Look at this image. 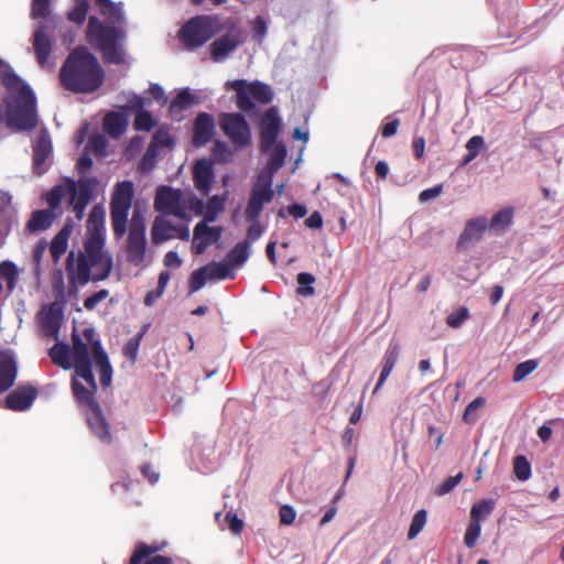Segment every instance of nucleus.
Listing matches in <instances>:
<instances>
[{"instance_id":"f257e3e1","label":"nucleus","mask_w":564,"mask_h":564,"mask_svg":"<svg viewBox=\"0 0 564 564\" xmlns=\"http://www.w3.org/2000/svg\"><path fill=\"white\" fill-rule=\"evenodd\" d=\"M83 341L79 336L74 335L75 372L78 378L85 381L84 386L78 380L72 381V390L79 406L85 409L87 423L98 440L105 444L112 442L109 424L96 400L97 383L93 373L91 356L100 371V383L108 388L112 380V367L101 341L96 337L93 327L83 330Z\"/></svg>"},{"instance_id":"f03ea898","label":"nucleus","mask_w":564,"mask_h":564,"mask_svg":"<svg viewBox=\"0 0 564 564\" xmlns=\"http://www.w3.org/2000/svg\"><path fill=\"white\" fill-rule=\"evenodd\" d=\"M95 6L102 19L89 17L87 41L101 53L105 62L122 64L126 59L123 44L127 37L122 4L110 0H95Z\"/></svg>"},{"instance_id":"7ed1b4c3","label":"nucleus","mask_w":564,"mask_h":564,"mask_svg":"<svg viewBox=\"0 0 564 564\" xmlns=\"http://www.w3.org/2000/svg\"><path fill=\"white\" fill-rule=\"evenodd\" d=\"M0 79L8 94L7 106L8 126L18 130H30L37 123L36 97L29 85L12 74L0 59Z\"/></svg>"},{"instance_id":"20e7f679","label":"nucleus","mask_w":564,"mask_h":564,"mask_svg":"<svg viewBox=\"0 0 564 564\" xmlns=\"http://www.w3.org/2000/svg\"><path fill=\"white\" fill-rule=\"evenodd\" d=\"M61 83L74 93H93L105 80V72L87 47H76L66 58L59 73Z\"/></svg>"},{"instance_id":"39448f33","label":"nucleus","mask_w":564,"mask_h":564,"mask_svg":"<svg viewBox=\"0 0 564 564\" xmlns=\"http://www.w3.org/2000/svg\"><path fill=\"white\" fill-rule=\"evenodd\" d=\"M112 270V258L104 249H72L66 258L65 272L70 290L90 281L106 280Z\"/></svg>"},{"instance_id":"423d86ee","label":"nucleus","mask_w":564,"mask_h":564,"mask_svg":"<svg viewBox=\"0 0 564 564\" xmlns=\"http://www.w3.org/2000/svg\"><path fill=\"white\" fill-rule=\"evenodd\" d=\"M250 249H230L221 261H210L194 270L188 279V293L199 291L207 282L234 280L237 270L250 257Z\"/></svg>"},{"instance_id":"0eeeda50","label":"nucleus","mask_w":564,"mask_h":564,"mask_svg":"<svg viewBox=\"0 0 564 564\" xmlns=\"http://www.w3.org/2000/svg\"><path fill=\"white\" fill-rule=\"evenodd\" d=\"M154 208L163 215H172L189 221L193 216L203 215L204 200L192 191L160 186L154 198Z\"/></svg>"},{"instance_id":"6e6552de","label":"nucleus","mask_w":564,"mask_h":564,"mask_svg":"<svg viewBox=\"0 0 564 564\" xmlns=\"http://www.w3.org/2000/svg\"><path fill=\"white\" fill-rule=\"evenodd\" d=\"M98 180L96 177H80L77 182L67 180L64 184L53 187L46 195L45 200L52 212L57 209L64 196L69 197V204L78 220L84 217L87 205L97 189Z\"/></svg>"},{"instance_id":"1a4fd4ad","label":"nucleus","mask_w":564,"mask_h":564,"mask_svg":"<svg viewBox=\"0 0 564 564\" xmlns=\"http://www.w3.org/2000/svg\"><path fill=\"white\" fill-rule=\"evenodd\" d=\"M226 90L236 91V102L240 110L249 112L254 109L252 98L261 104H269L273 99L271 87L261 82L249 83L246 79L228 80Z\"/></svg>"},{"instance_id":"9d476101","label":"nucleus","mask_w":564,"mask_h":564,"mask_svg":"<svg viewBox=\"0 0 564 564\" xmlns=\"http://www.w3.org/2000/svg\"><path fill=\"white\" fill-rule=\"evenodd\" d=\"M133 198V184L123 181L117 184L110 204L112 229L116 237L121 238L127 232L128 215Z\"/></svg>"},{"instance_id":"9b49d317","label":"nucleus","mask_w":564,"mask_h":564,"mask_svg":"<svg viewBox=\"0 0 564 564\" xmlns=\"http://www.w3.org/2000/svg\"><path fill=\"white\" fill-rule=\"evenodd\" d=\"M216 33V19L198 15L185 23L180 31V39L188 50L204 45Z\"/></svg>"},{"instance_id":"f8f14e48","label":"nucleus","mask_w":564,"mask_h":564,"mask_svg":"<svg viewBox=\"0 0 564 564\" xmlns=\"http://www.w3.org/2000/svg\"><path fill=\"white\" fill-rule=\"evenodd\" d=\"M219 127L236 150H243L251 144V130L240 113H221Z\"/></svg>"},{"instance_id":"ddd939ff","label":"nucleus","mask_w":564,"mask_h":564,"mask_svg":"<svg viewBox=\"0 0 564 564\" xmlns=\"http://www.w3.org/2000/svg\"><path fill=\"white\" fill-rule=\"evenodd\" d=\"M274 191L270 176L258 174L257 180L251 188L249 200L246 207V219L257 220L263 210L265 204L273 199Z\"/></svg>"},{"instance_id":"4468645a","label":"nucleus","mask_w":564,"mask_h":564,"mask_svg":"<svg viewBox=\"0 0 564 564\" xmlns=\"http://www.w3.org/2000/svg\"><path fill=\"white\" fill-rule=\"evenodd\" d=\"M165 546L166 542H154L152 544L138 542L129 558V564H174L171 556L159 554Z\"/></svg>"},{"instance_id":"2eb2a0df","label":"nucleus","mask_w":564,"mask_h":564,"mask_svg":"<svg viewBox=\"0 0 564 564\" xmlns=\"http://www.w3.org/2000/svg\"><path fill=\"white\" fill-rule=\"evenodd\" d=\"M152 241L155 245L166 242L171 239H189V229L187 225L174 226L163 216L155 218L151 229Z\"/></svg>"},{"instance_id":"dca6fc26","label":"nucleus","mask_w":564,"mask_h":564,"mask_svg":"<svg viewBox=\"0 0 564 564\" xmlns=\"http://www.w3.org/2000/svg\"><path fill=\"white\" fill-rule=\"evenodd\" d=\"M40 332L43 337L57 339L63 323V308L57 302L44 306L39 313Z\"/></svg>"},{"instance_id":"f3484780","label":"nucleus","mask_w":564,"mask_h":564,"mask_svg":"<svg viewBox=\"0 0 564 564\" xmlns=\"http://www.w3.org/2000/svg\"><path fill=\"white\" fill-rule=\"evenodd\" d=\"M106 212L100 205L91 208L87 219V238L84 247H104L106 241Z\"/></svg>"},{"instance_id":"a211bd4d","label":"nucleus","mask_w":564,"mask_h":564,"mask_svg":"<svg viewBox=\"0 0 564 564\" xmlns=\"http://www.w3.org/2000/svg\"><path fill=\"white\" fill-rule=\"evenodd\" d=\"M280 128L281 119L278 109L272 107L264 113L260 126L262 152H268L273 144L278 143Z\"/></svg>"},{"instance_id":"6ab92c4d","label":"nucleus","mask_w":564,"mask_h":564,"mask_svg":"<svg viewBox=\"0 0 564 564\" xmlns=\"http://www.w3.org/2000/svg\"><path fill=\"white\" fill-rule=\"evenodd\" d=\"M50 23H53V19L47 22L40 23L33 34V46L36 59L42 67L47 65L50 54L52 52V41L48 31L53 28Z\"/></svg>"},{"instance_id":"aec40b11","label":"nucleus","mask_w":564,"mask_h":564,"mask_svg":"<svg viewBox=\"0 0 564 564\" xmlns=\"http://www.w3.org/2000/svg\"><path fill=\"white\" fill-rule=\"evenodd\" d=\"M37 395V390L32 386L18 387L6 398V408L13 411L29 409Z\"/></svg>"},{"instance_id":"412c9836","label":"nucleus","mask_w":564,"mask_h":564,"mask_svg":"<svg viewBox=\"0 0 564 564\" xmlns=\"http://www.w3.org/2000/svg\"><path fill=\"white\" fill-rule=\"evenodd\" d=\"M52 153V143L46 130H42L33 148V169L37 175L46 172V160Z\"/></svg>"},{"instance_id":"4be33fe9","label":"nucleus","mask_w":564,"mask_h":564,"mask_svg":"<svg viewBox=\"0 0 564 564\" xmlns=\"http://www.w3.org/2000/svg\"><path fill=\"white\" fill-rule=\"evenodd\" d=\"M193 177L196 189L204 196L208 195L215 178L212 163L206 159L198 160L193 169Z\"/></svg>"},{"instance_id":"5701e85b","label":"nucleus","mask_w":564,"mask_h":564,"mask_svg":"<svg viewBox=\"0 0 564 564\" xmlns=\"http://www.w3.org/2000/svg\"><path fill=\"white\" fill-rule=\"evenodd\" d=\"M215 131V120L212 115L202 112L195 121L193 128V143L195 147H203L210 141Z\"/></svg>"},{"instance_id":"b1692460","label":"nucleus","mask_w":564,"mask_h":564,"mask_svg":"<svg viewBox=\"0 0 564 564\" xmlns=\"http://www.w3.org/2000/svg\"><path fill=\"white\" fill-rule=\"evenodd\" d=\"M128 247H147L145 238V216L142 209L134 207L132 218L129 226V246Z\"/></svg>"},{"instance_id":"393cba45","label":"nucleus","mask_w":564,"mask_h":564,"mask_svg":"<svg viewBox=\"0 0 564 564\" xmlns=\"http://www.w3.org/2000/svg\"><path fill=\"white\" fill-rule=\"evenodd\" d=\"M240 43L238 33H229L216 39L210 44L212 57L215 62H223L235 51Z\"/></svg>"},{"instance_id":"a878e982","label":"nucleus","mask_w":564,"mask_h":564,"mask_svg":"<svg viewBox=\"0 0 564 564\" xmlns=\"http://www.w3.org/2000/svg\"><path fill=\"white\" fill-rule=\"evenodd\" d=\"M221 236V228L209 226L208 220L199 221L194 229L195 247H208L216 243Z\"/></svg>"},{"instance_id":"bb28decb","label":"nucleus","mask_w":564,"mask_h":564,"mask_svg":"<svg viewBox=\"0 0 564 564\" xmlns=\"http://www.w3.org/2000/svg\"><path fill=\"white\" fill-rule=\"evenodd\" d=\"M17 379V362L10 354L0 352V393L9 390Z\"/></svg>"},{"instance_id":"cd10ccee","label":"nucleus","mask_w":564,"mask_h":564,"mask_svg":"<svg viewBox=\"0 0 564 564\" xmlns=\"http://www.w3.org/2000/svg\"><path fill=\"white\" fill-rule=\"evenodd\" d=\"M488 228V220L480 216L467 221L464 231L459 236L458 247L478 241Z\"/></svg>"},{"instance_id":"c85d7f7f","label":"nucleus","mask_w":564,"mask_h":564,"mask_svg":"<svg viewBox=\"0 0 564 564\" xmlns=\"http://www.w3.org/2000/svg\"><path fill=\"white\" fill-rule=\"evenodd\" d=\"M74 335H77V333H73L72 334V349L69 348L68 345L66 344H63V343H56L50 350H48V356L51 358V360L53 361L54 365L63 368V369H70L72 368V362H70V356L73 357V359L75 360V357H74ZM79 337H82L79 335ZM83 341L84 339L80 338Z\"/></svg>"},{"instance_id":"c756f323","label":"nucleus","mask_w":564,"mask_h":564,"mask_svg":"<svg viewBox=\"0 0 564 564\" xmlns=\"http://www.w3.org/2000/svg\"><path fill=\"white\" fill-rule=\"evenodd\" d=\"M268 152L270 153L268 164L259 172V174L269 175L270 182H272L274 173L284 164L286 147L283 142H278L276 144H273Z\"/></svg>"},{"instance_id":"7c9ffc66","label":"nucleus","mask_w":564,"mask_h":564,"mask_svg":"<svg viewBox=\"0 0 564 564\" xmlns=\"http://www.w3.org/2000/svg\"><path fill=\"white\" fill-rule=\"evenodd\" d=\"M400 355V345L398 341L391 340L384 357H383V367L378 380V383L373 390V393H376L381 386L386 382L387 378L391 373L392 369L394 368Z\"/></svg>"},{"instance_id":"2f4dec72","label":"nucleus","mask_w":564,"mask_h":564,"mask_svg":"<svg viewBox=\"0 0 564 564\" xmlns=\"http://www.w3.org/2000/svg\"><path fill=\"white\" fill-rule=\"evenodd\" d=\"M127 119L119 112H109L104 119L105 131L112 138H119L126 130Z\"/></svg>"},{"instance_id":"473e14b6","label":"nucleus","mask_w":564,"mask_h":564,"mask_svg":"<svg viewBox=\"0 0 564 564\" xmlns=\"http://www.w3.org/2000/svg\"><path fill=\"white\" fill-rule=\"evenodd\" d=\"M55 218V214L48 209H41L33 213L32 217L26 224V230L35 232L48 228Z\"/></svg>"},{"instance_id":"72a5a7b5","label":"nucleus","mask_w":564,"mask_h":564,"mask_svg":"<svg viewBox=\"0 0 564 564\" xmlns=\"http://www.w3.org/2000/svg\"><path fill=\"white\" fill-rule=\"evenodd\" d=\"M496 507V500L492 498L481 499L475 502L470 509V520L481 523L488 518Z\"/></svg>"},{"instance_id":"f704fd0d","label":"nucleus","mask_w":564,"mask_h":564,"mask_svg":"<svg viewBox=\"0 0 564 564\" xmlns=\"http://www.w3.org/2000/svg\"><path fill=\"white\" fill-rule=\"evenodd\" d=\"M227 196L226 195H214L212 196L207 204H204L203 214L205 216V220L210 223L215 221L218 215L225 209Z\"/></svg>"},{"instance_id":"c9c22d12","label":"nucleus","mask_w":564,"mask_h":564,"mask_svg":"<svg viewBox=\"0 0 564 564\" xmlns=\"http://www.w3.org/2000/svg\"><path fill=\"white\" fill-rule=\"evenodd\" d=\"M513 218V208L506 207L494 215L491 218L489 229L495 232L505 231L512 223Z\"/></svg>"},{"instance_id":"e433bc0d","label":"nucleus","mask_w":564,"mask_h":564,"mask_svg":"<svg viewBox=\"0 0 564 564\" xmlns=\"http://www.w3.org/2000/svg\"><path fill=\"white\" fill-rule=\"evenodd\" d=\"M170 280L171 273L167 270H164L160 273L156 289L148 292L144 297L145 306H153L155 302L162 297Z\"/></svg>"},{"instance_id":"4c0bfd02","label":"nucleus","mask_w":564,"mask_h":564,"mask_svg":"<svg viewBox=\"0 0 564 564\" xmlns=\"http://www.w3.org/2000/svg\"><path fill=\"white\" fill-rule=\"evenodd\" d=\"M197 97L191 91L189 88H183L178 91L176 97L172 100L170 110H184L196 104Z\"/></svg>"},{"instance_id":"58836bf2","label":"nucleus","mask_w":564,"mask_h":564,"mask_svg":"<svg viewBox=\"0 0 564 564\" xmlns=\"http://www.w3.org/2000/svg\"><path fill=\"white\" fill-rule=\"evenodd\" d=\"M50 3L51 0H32L31 4V17L33 19L43 18L46 19L45 22L53 19V23H50L53 29L56 28V19L54 17H50Z\"/></svg>"},{"instance_id":"ea45409f","label":"nucleus","mask_w":564,"mask_h":564,"mask_svg":"<svg viewBox=\"0 0 564 564\" xmlns=\"http://www.w3.org/2000/svg\"><path fill=\"white\" fill-rule=\"evenodd\" d=\"M427 512L425 509H421L416 511L412 518L409 531L408 539L413 540L419 535V533L423 530L426 524Z\"/></svg>"},{"instance_id":"a19ab883","label":"nucleus","mask_w":564,"mask_h":564,"mask_svg":"<svg viewBox=\"0 0 564 564\" xmlns=\"http://www.w3.org/2000/svg\"><path fill=\"white\" fill-rule=\"evenodd\" d=\"M539 366V361L536 359H529L523 362H520L513 371L512 380L513 382H520L524 380L529 375H531Z\"/></svg>"},{"instance_id":"79ce46f5","label":"nucleus","mask_w":564,"mask_h":564,"mask_svg":"<svg viewBox=\"0 0 564 564\" xmlns=\"http://www.w3.org/2000/svg\"><path fill=\"white\" fill-rule=\"evenodd\" d=\"M296 281L299 283V288L296 290L297 294L302 296H312L315 293L312 284L315 282V276L307 272H301L297 274Z\"/></svg>"},{"instance_id":"37998d69","label":"nucleus","mask_w":564,"mask_h":564,"mask_svg":"<svg viewBox=\"0 0 564 564\" xmlns=\"http://www.w3.org/2000/svg\"><path fill=\"white\" fill-rule=\"evenodd\" d=\"M513 471H514L516 477L521 481H525L530 478L531 465H530V462L527 459V457H524L522 455L514 457Z\"/></svg>"},{"instance_id":"c03bdc74","label":"nucleus","mask_w":564,"mask_h":564,"mask_svg":"<svg viewBox=\"0 0 564 564\" xmlns=\"http://www.w3.org/2000/svg\"><path fill=\"white\" fill-rule=\"evenodd\" d=\"M88 11V0H74V6L68 12V19L75 23L82 24L86 20Z\"/></svg>"},{"instance_id":"a18cd8bd","label":"nucleus","mask_w":564,"mask_h":564,"mask_svg":"<svg viewBox=\"0 0 564 564\" xmlns=\"http://www.w3.org/2000/svg\"><path fill=\"white\" fill-rule=\"evenodd\" d=\"M469 316L470 314L468 308L460 306L446 317V324L452 328H459L469 318Z\"/></svg>"},{"instance_id":"49530a36","label":"nucleus","mask_w":564,"mask_h":564,"mask_svg":"<svg viewBox=\"0 0 564 564\" xmlns=\"http://www.w3.org/2000/svg\"><path fill=\"white\" fill-rule=\"evenodd\" d=\"M486 403V399L484 397H477L473 400L465 409L463 414V420L465 423L473 424L477 421L476 411L484 406Z\"/></svg>"},{"instance_id":"de8ad7c7","label":"nucleus","mask_w":564,"mask_h":564,"mask_svg":"<svg viewBox=\"0 0 564 564\" xmlns=\"http://www.w3.org/2000/svg\"><path fill=\"white\" fill-rule=\"evenodd\" d=\"M250 223L247 231L246 240L242 243L237 245L236 247H248L249 245L256 242L263 234V228L257 220H248Z\"/></svg>"},{"instance_id":"09e8293b","label":"nucleus","mask_w":564,"mask_h":564,"mask_svg":"<svg viewBox=\"0 0 564 564\" xmlns=\"http://www.w3.org/2000/svg\"><path fill=\"white\" fill-rule=\"evenodd\" d=\"M481 533V523L470 520L464 535V543L467 547H474Z\"/></svg>"},{"instance_id":"8fccbe9b","label":"nucleus","mask_w":564,"mask_h":564,"mask_svg":"<svg viewBox=\"0 0 564 564\" xmlns=\"http://www.w3.org/2000/svg\"><path fill=\"white\" fill-rule=\"evenodd\" d=\"M107 139L102 134H95L89 139L87 149L98 156L106 155Z\"/></svg>"},{"instance_id":"3c124183","label":"nucleus","mask_w":564,"mask_h":564,"mask_svg":"<svg viewBox=\"0 0 564 564\" xmlns=\"http://www.w3.org/2000/svg\"><path fill=\"white\" fill-rule=\"evenodd\" d=\"M154 127V119L150 112L141 110L134 119V128L140 131H150Z\"/></svg>"},{"instance_id":"603ef678","label":"nucleus","mask_w":564,"mask_h":564,"mask_svg":"<svg viewBox=\"0 0 564 564\" xmlns=\"http://www.w3.org/2000/svg\"><path fill=\"white\" fill-rule=\"evenodd\" d=\"M463 479V473L446 478L435 490L437 496H445L451 492Z\"/></svg>"},{"instance_id":"864d4df0","label":"nucleus","mask_w":564,"mask_h":564,"mask_svg":"<svg viewBox=\"0 0 564 564\" xmlns=\"http://www.w3.org/2000/svg\"><path fill=\"white\" fill-rule=\"evenodd\" d=\"M155 147L159 149L161 148H170L174 144L172 135L169 133L167 130L160 128L153 135L151 141Z\"/></svg>"},{"instance_id":"5fc2aeb1","label":"nucleus","mask_w":564,"mask_h":564,"mask_svg":"<svg viewBox=\"0 0 564 564\" xmlns=\"http://www.w3.org/2000/svg\"><path fill=\"white\" fill-rule=\"evenodd\" d=\"M141 336L142 334H139L138 336L130 338L122 348L123 355L131 361L137 359Z\"/></svg>"},{"instance_id":"6e6d98bb","label":"nucleus","mask_w":564,"mask_h":564,"mask_svg":"<svg viewBox=\"0 0 564 564\" xmlns=\"http://www.w3.org/2000/svg\"><path fill=\"white\" fill-rule=\"evenodd\" d=\"M73 232V225L70 223L65 224L62 230L52 240L50 247H67L68 239Z\"/></svg>"},{"instance_id":"4d7b16f0","label":"nucleus","mask_w":564,"mask_h":564,"mask_svg":"<svg viewBox=\"0 0 564 564\" xmlns=\"http://www.w3.org/2000/svg\"><path fill=\"white\" fill-rule=\"evenodd\" d=\"M109 295V292L106 289H102L95 294L88 296L84 301V306L88 311H93L101 301L107 299Z\"/></svg>"},{"instance_id":"13d9d810","label":"nucleus","mask_w":564,"mask_h":564,"mask_svg":"<svg viewBox=\"0 0 564 564\" xmlns=\"http://www.w3.org/2000/svg\"><path fill=\"white\" fill-rule=\"evenodd\" d=\"M280 522L285 525H290L295 521L296 512L293 507L284 505L279 511Z\"/></svg>"},{"instance_id":"bf43d9fd","label":"nucleus","mask_w":564,"mask_h":564,"mask_svg":"<svg viewBox=\"0 0 564 564\" xmlns=\"http://www.w3.org/2000/svg\"><path fill=\"white\" fill-rule=\"evenodd\" d=\"M442 193H443V185L440 184L434 187L426 188V189L422 191L419 195V200L421 203H426V202H430V200L438 197Z\"/></svg>"},{"instance_id":"052dcab7","label":"nucleus","mask_w":564,"mask_h":564,"mask_svg":"<svg viewBox=\"0 0 564 564\" xmlns=\"http://www.w3.org/2000/svg\"><path fill=\"white\" fill-rule=\"evenodd\" d=\"M214 155L218 160L228 161L232 156V152L226 143L217 141L214 147Z\"/></svg>"},{"instance_id":"680f3d73","label":"nucleus","mask_w":564,"mask_h":564,"mask_svg":"<svg viewBox=\"0 0 564 564\" xmlns=\"http://www.w3.org/2000/svg\"><path fill=\"white\" fill-rule=\"evenodd\" d=\"M226 521L228 522L229 529L232 533L239 534L242 531L243 521L236 513L228 512Z\"/></svg>"},{"instance_id":"e2e57ef3","label":"nucleus","mask_w":564,"mask_h":564,"mask_svg":"<svg viewBox=\"0 0 564 564\" xmlns=\"http://www.w3.org/2000/svg\"><path fill=\"white\" fill-rule=\"evenodd\" d=\"M252 30L254 37L258 42H261L267 34V23L261 17H257L253 21Z\"/></svg>"},{"instance_id":"0e129e2a","label":"nucleus","mask_w":564,"mask_h":564,"mask_svg":"<svg viewBox=\"0 0 564 564\" xmlns=\"http://www.w3.org/2000/svg\"><path fill=\"white\" fill-rule=\"evenodd\" d=\"M485 145L484 138L480 135H474L471 137L467 143L466 149L467 151L471 152L474 155H478L481 149Z\"/></svg>"},{"instance_id":"69168bd1","label":"nucleus","mask_w":564,"mask_h":564,"mask_svg":"<svg viewBox=\"0 0 564 564\" xmlns=\"http://www.w3.org/2000/svg\"><path fill=\"white\" fill-rule=\"evenodd\" d=\"M182 263L183 260L174 250H170L164 257V264L167 268L177 269L182 265Z\"/></svg>"},{"instance_id":"338daca9","label":"nucleus","mask_w":564,"mask_h":564,"mask_svg":"<svg viewBox=\"0 0 564 564\" xmlns=\"http://www.w3.org/2000/svg\"><path fill=\"white\" fill-rule=\"evenodd\" d=\"M158 151H159V148L155 147L152 142L150 143L144 156H143V160H142V165L144 167L147 166H150L153 164L156 155H158Z\"/></svg>"},{"instance_id":"774afa93","label":"nucleus","mask_w":564,"mask_h":564,"mask_svg":"<svg viewBox=\"0 0 564 564\" xmlns=\"http://www.w3.org/2000/svg\"><path fill=\"white\" fill-rule=\"evenodd\" d=\"M305 225L312 229H318L323 226V217L318 212L312 213L305 220Z\"/></svg>"}]
</instances>
